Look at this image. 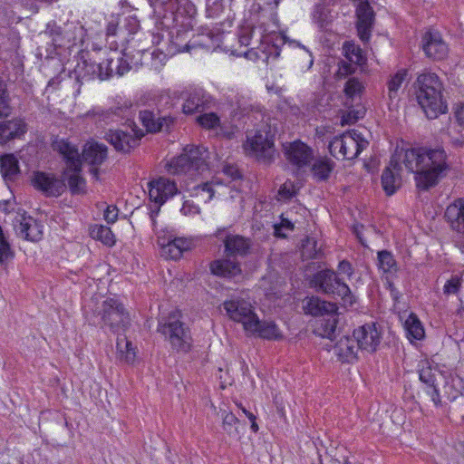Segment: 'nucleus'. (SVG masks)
Listing matches in <instances>:
<instances>
[{
    "instance_id": "obj_1",
    "label": "nucleus",
    "mask_w": 464,
    "mask_h": 464,
    "mask_svg": "<svg viewBox=\"0 0 464 464\" xmlns=\"http://www.w3.org/2000/svg\"><path fill=\"white\" fill-rule=\"evenodd\" d=\"M402 162L413 174L418 193L429 192L436 188L451 170L450 155L442 142L415 143L404 149Z\"/></svg>"
},
{
    "instance_id": "obj_2",
    "label": "nucleus",
    "mask_w": 464,
    "mask_h": 464,
    "mask_svg": "<svg viewBox=\"0 0 464 464\" xmlns=\"http://www.w3.org/2000/svg\"><path fill=\"white\" fill-rule=\"evenodd\" d=\"M83 315L88 324L117 334L116 349L123 356L124 343L129 341L124 334L131 324L125 304L117 297H107L102 303L86 305Z\"/></svg>"
},
{
    "instance_id": "obj_3",
    "label": "nucleus",
    "mask_w": 464,
    "mask_h": 464,
    "mask_svg": "<svg viewBox=\"0 0 464 464\" xmlns=\"http://www.w3.org/2000/svg\"><path fill=\"white\" fill-rule=\"evenodd\" d=\"M135 111L136 106L130 101H122L101 114V120L105 122L116 121L118 119L125 120V129H109L104 135V140L119 153L130 154L140 146L145 135L133 120Z\"/></svg>"
},
{
    "instance_id": "obj_4",
    "label": "nucleus",
    "mask_w": 464,
    "mask_h": 464,
    "mask_svg": "<svg viewBox=\"0 0 464 464\" xmlns=\"http://www.w3.org/2000/svg\"><path fill=\"white\" fill-rule=\"evenodd\" d=\"M413 87L417 102L428 119H436L448 111L447 102L442 96L443 83L435 72L419 74Z\"/></svg>"
},
{
    "instance_id": "obj_5",
    "label": "nucleus",
    "mask_w": 464,
    "mask_h": 464,
    "mask_svg": "<svg viewBox=\"0 0 464 464\" xmlns=\"http://www.w3.org/2000/svg\"><path fill=\"white\" fill-rule=\"evenodd\" d=\"M180 310L174 309L158 319L157 332L170 345L172 352L187 354L193 347V338L188 324L182 321Z\"/></svg>"
},
{
    "instance_id": "obj_6",
    "label": "nucleus",
    "mask_w": 464,
    "mask_h": 464,
    "mask_svg": "<svg viewBox=\"0 0 464 464\" xmlns=\"http://www.w3.org/2000/svg\"><path fill=\"white\" fill-rule=\"evenodd\" d=\"M305 281L317 293L334 298L340 297L345 307H353L356 303V297L349 285L332 268H321L312 275L306 274Z\"/></svg>"
},
{
    "instance_id": "obj_7",
    "label": "nucleus",
    "mask_w": 464,
    "mask_h": 464,
    "mask_svg": "<svg viewBox=\"0 0 464 464\" xmlns=\"http://www.w3.org/2000/svg\"><path fill=\"white\" fill-rule=\"evenodd\" d=\"M243 147L246 156L265 166L276 160L275 135L270 130H256L252 137H246Z\"/></svg>"
},
{
    "instance_id": "obj_8",
    "label": "nucleus",
    "mask_w": 464,
    "mask_h": 464,
    "mask_svg": "<svg viewBox=\"0 0 464 464\" xmlns=\"http://www.w3.org/2000/svg\"><path fill=\"white\" fill-rule=\"evenodd\" d=\"M184 101L182 112L186 115H193L210 107L211 96L200 87H188L183 90L173 91L170 95L160 97V102L165 101L168 104L170 101Z\"/></svg>"
},
{
    "instance_id": "obj_9",
    "label": "nucleus",
    "mask_w": 464,
    "mask_h": 464,
    "mask_svg": "<svg viewBox=\"0 0 464 464\" xmlns=\"http://www.w3.org/2000/svg\"><path fill=\"white\" fill-rule=\"evenodd\" d=\"M31 182L33 187L46 198H59L67 188L65 179L58 177L53 172L34 171Z\"/></svg>"
},
{
    "instance_id": "obj_10",
    "label": "nucleus",
    "mask_w": 464,
    "mask_h": 464,
    "mask_svg": "<svg viewBox=\"0 0 464 464\" xmlns=\"http://www.w3.org/2000/svg\"><path fill=\"white\" fill-rule=\"evenodd\" d=\"M420 49L425 56L433 62H441L448 58L450 48L441 33L430 27L421 35Z\"/></svg>"
},
{
    "instance_id": "obj_11",
    "label": "nucleus",
    "mask_w": 464,
    "mask_h": 464,
    "mask_svg": "<svg viewBox=\"0 0 464 464\" xmlns=\"http://www.w3.org/2000/svg\"><path fill=\"white\" fill-rule=\"evenodd\" d=\"M443 218L454 232L455 246L464 254V198H457L450 203L447 207Z\"/></svg>"
},
{
    "instance_id": "obj_12",
    "label": "nucleus",
    "mask_w": 464,
    "mask_h": 464,
    "mask_svg": "<svg viewBox=\"0 0 464 464\" xmlns=\"http://www.w3.org/2000/svg\"><path fill=\"white\" fill-rule=\"evenodd\" d=\"M14 227L16 235L24 240L39 242L44 237L42 222L28 215L23 208H18L17 216L14 219Z\"/></svg>"
},
{
    "instance_id": "obj_13",
    "label": "nucleus",
    "mask_w": 464,
    "mask_h": 464,
    "mask_svg": "<svg viewBox=\"0 0 464 464\" xmlns=\"http://www.w3.org/2000/svg\"><path fill=\"white\" fill-rule=\"evenodd\" d=\"M353 337L362 351L374 353L382 338V328L377 322L366 323L353 329Z\"/></svg>"
},
{
    "instance_id": "obj_14",
    "label": "nucleus",
    "mask_w": 464,
    "mask_h": 464,
    "mask_svg": "<svg viewBox=\"0 0 464 464\" xmlns=\"http://www.w3.org/2000/svg\"><path fill=\"white\" fill-rule=\"evenodd\" d=\"M51 148L57 152L66 164L62 171V175H67L69 171H82V157L75 145L67 139L55 137L51 142Z\"/></svg>"
},
{
    "instance_id": "obj_15",
    "label": "nucleus",
    "mask_w": 464,
    "mask_h": 464,
    "mask_svg": "<svg viewBox=\"0 0 464 464\" xmlns=\"http://www.w3.org/2000/svg\"><path fill=\"white\" fill-rule=\"evenodd\" d=\"M139 119L147 132L158 133L169 130L175 122V117L163 113L159 105L151 109H144L139 111Z\"/></svg>"
},
{
    "instance_id": "obj_16",
    "label": "nucleus",
    "mask_w": 464,
    "mask_h": 464,
    "mask_svg": "<svg viewBox=\"0 0 464 464\" xmlns=\"http://www.w3.org/2000/svg\"><path fill=\"white\" fill-rule=\"evenodd\" d=\"M208 268L212 276L228 282H237L243 277L242 263L226 256L212 260Z\"/></svg>"
},
{
    "instance_id": "obj_17",
    "label": "nucleus",
    "mask_w": 464,
    "mask_h": 464,
    "mask_svg": "<svg viewBox=\"0 0 464 464\" xmlns=\"http://www.w3.org/2000/svg\"><path fill=\"white\" fill-rule=\"evenodd\" d=\"M215 236L221 239L224 245V256L238 259L246 257L250 251L249 239L227 232L226 228H218Z\"/></svg>"
},
{
    "instance_id": "obj_18",
    "label": "nucleus",
    "mask_w": 464,
    "mask_h": 464,
    "mask_svg": "<svg viewBox=\"0 0 464 464\" xmlns=\"http://www.w3.org/2000/svg\"><path fill=\"white\" fill-rule=\"evenodd\" d=\"M355 29L363 44L370 42L375 22V12L369 1L359 3L355 10Z\"/></svg>"
},
{
    "instance_id": "obj_19",
    "label": "nucleus",
    "mask_w": 464,
    "mask_h": 464,
    "mask_svg": "<svg viewBox=\"0 0 464 464\" xmlns=\"http://www.w3.org/2000/svg\"><path fill=\"white\" fill-rule=\"evenodd\" d=\"M77 64L74 69L70 72V77L74 75L75 81L78 84L77 93H80L81 86L84 81H91L99 79L100 64L92 61L90 53L88 51H81L77 54Z\"/></svg>"
},
{
    "instance_id": "obj_20",
    "label": "nucleus",
    "mask_w": 464,
    "mask_h": 464,
    "mask_svg": "<svg viewBox=\"0 0 464 464\" xmlns=\"http://www.w3.org/2000/svg\"><path fill=\"white\" fill-rule=\"evenodd\" d=\"M150 201L164 205L168 199L180 193L175 180L166 177H160L148 183Z\"/></svg>"
},
{
    "instance_id": "obj_21",
    "label": "nucleus",
    "mask_w": 464,
    "mask_h": 464,
    "mask_svg": "<svg viewBox=\"0 0 464 464\" xmlns=\"http://www.w3.org/2000/svg\"><path fill=\"white\" fill-rule=\"evenodd\" d=\"M246 332L267 341L284 339V334L275 321L260 320L257 315L246 324Z\"/></svg>"
},
{
    "instance_id": "obj_22",
    "label": "nucleus",
    "mask_w": 464,
    "mask_h": 464,
    "mask_svg": "<svg viewBox=\"0 0 464 464\" xmlns=\"http://www.w3.org/2000/svg\"><path fill=\"white\" fill-rule=\"evenodd\" d=\"M223 307L227 316L234 322L241 323L245 330L246 324L257 315L250 302L241 297L225 301Z\"/></svg>"
},
{
    "instance_id": "obj_23",
    "label": "nucleus",
    "mask_w": 464,
    "mask_h": 464,
    "mask_svg": "<svg viewBox=\"0 0 464 464\" xmlns=\"http://www.w3.org/2000/svg\"><path fill=\"white\" fill-rule=\"evenodd\" d=\"M286 160L298 169L311 165L314 160V150L306 143L296 140L284 148Z\"/></svg>"
},
{
    "instance_id": "obj_24",
    "label": "nucleus",
    "mask_w": 464,
    "mask_h": 464,
    "mask_svg": "<svg viewBox=\"0 0 464 464\" xmlns=\"http://www.w3.org/2000/svg\"><path fill=\"white\" fill-rule=\"evenodd\" d=\"M286 42V36L284 34L277 35L275 39L268 38L266 42L261 43L260 53L255 48L245 52V56L249 60H263L266 61L269 57L276 59L280 55L281 46Z\"/></svg>"
},
{
    "instance_id": "obj_25",
    "label": "nucleus",
    "mask_w": 464,
    "mask_h": 464,
    "mask_svg": "<svg viewBox=\"0 0 464 464\" xmlns=\"http://www.w3.org/2000/svg\"><path fill=\"white\" fill-rule=\"evenodd\" d=\"M166 7L173 10L179 26L193 28L197 9L190 0H168Z\"/></svg>"
},
{
    "instance_id": "obj_26",
    "label": "nucleus",
    "mask_w": 464,
    "mask_h": 464,
    "mask_svg": "<svg viewBox=\"0 0 464 464\" xmlns=\"http://www.w3.org/2000/svg\"><path fill=\"white\" fill-rule=\"evenodd\" d=\"M223 39V31L220 28H209L200 26L197 34L192 35V49L200 47L205 49H215L218 47Z\"/></svg>"
},
{
    "instance_id": "obj_27",
    "label": "nucleus",
    "mask_w": 464,
    "mask_h": 464,
    "mask_svg": "<svg viewBox=\"0 0 464 464\" xmlns=\"http://www.w3.org/2000/svg\"><path fill=\"white\" fill-rule=\"evenodd\" d=\"M192 29L193 28H183L179 26L176 27L174 31H169L167 34L169 44L166 49L169 54L189 52L192 49V44H190L192 37L187 41L188 33L192 31Z\"/></svg>"
},
{
    "instance_id": "obj_28",
    "label": "nucleus",
    "mask_w": 464,
    "mask_h": 464,
    "mask_svg": "<svg viewBox=\"0 0 464 464\" xmlns=\"http://www.w3.org/2000/svg\"><path fill=\"white\" fill-rule=\"evenodd\" d=\"M334 353L343 363H354L358 361V343L354 337L343 335L335 343Z\"/></svg>"
},
{
    "instance_id": "obj_29",
    "label": "nucleus",
    "mask_w": 464,
    "mask_h": 464,
    "mask_svg": "<svg viewBox=\"0 0 464 464\" xmlns=\"http://www.w3.org/2000/svg\"><path fill=\"white\" fill-rule=\"evenodd\" d=\"M335 303L323 300L317 295L307 296L303 300V310L305 314L314 317H323L331 313L338 311Z\"/></svg>"
},
{
    "instance_id": "obj_30",
    "label": "nucleus",
    "mask_w": 464,
    "mask_h": 464,
    "mask_svg": "<svg viewBox=\"0 0 464 464\" xmlns=\"http://www.w3.org/2000/svg\"><path fill=\"white\" fill-rule=\"evenodd\" d=\"M27 131V124L22 119L0 121V144L20 139Z\"/></svg>"
},
{
    "instance_id": "obj_31",
    "label": "nucleus",
    "mask_w": 464,
    "mask_h": 464,
    "mask_svg": "<svg viewBox=\"0 0 464 464\" xmlns=\"http://www.w3.org/2000/svg\"><path fill=\"white\" fill-rule=\"evenodd\" d=\"M107 158L108 147L97 141L87 143L82 154V161L91 166H101Z\"/></svg>"
},
{
    "instance_id": "obj_32",
    "label": "nucleus",
    "mask_w": 464,
    "mask_h": 464,
    "mask_svg": "<svg viewBox=\"0 0 464 464\" xmlns=\"http://www.w3.org/2000/svg\"><path fill=\"white\" fill-rule=\"evenodd\" d=\"M401 166L399 163L393 165V169L386 167L381 176V183L386 196H392L401 188Z\"/></svg>"
},
{
    "instance_id": "obj_33",
    "label": "nucleus",
    "mask_w": 464,
    "mask_h": 464,
    "mask_svg": "<svg viewBox=\"0 0 464 464\" xmlns=\"http://www.w3.org/2000/svg\"><path fill=\"white\" fill-rule=\"evenodd\" d=\"M353 145H355V142L352 139L350 130H347L340 136H335L330 141L328 150L331 155L336 159L341 155L343 159L351 160L349 155H352V146Z\"/></svg>"
},
{
    "instance_id": "obj_34",
    "label": "nucleus",
    "mask_w": 464,
    "mask_h": 464,
    "mask_svg": "<svg viewBox=\"0 0 464 464\" xmlns=\"http://www.w3.org/2000/svg\"><path fill=\"white\" fill-rule=\"evenodd\" d=\"M336 164L327 156L314 158L311 165V173L316 182L327 181L333 173Z\"/></svg>"
},
{
    "instance_id": "obj_35",
    "label": "nucleus",
    "mask_w": 464,
    "mask_h": 464,
    "mask_svg": "<svg viewBox=\"0 0 464 464\" xmlns=\"http://www.w3.org/2000/svg\"><path fill=\"white\" fill-rule=\"evenodd\" d=\"M338 317V311L323 316L316 322L314 334L317 336L334 341L336 338V328L339 321Z\"/></svg>"
},
{
    "instance_id": "obj_36",
    "label": "nucleus",
    "mask_w": 464,
    "mask_h": 464,
    "mask_svg": "<svg viewBox=\"0 0 464 464\" xmlns=\"http://www.w3.org/2000/svg\"><path fill=\"white\" fill-rule=\"evenodd\" d=\"M0 173L5 182H14L20 175L19 160L14 154L4 153L0 156Z\"/></svg>"
},
{
    "instance_id": "obj_37",
    "label": "nucleus",
    "mask_w": 464,
    "mask_h": 464,
    "mask_svg": "<svg viewBox=\"0 0 464 464\" xmlns=\"http://www.w3.org/2000/svg\"><path fill=\"white\" fill-rule=\"evenodd\" d=\"M403 328L410 343L421 341L425 338L424 326L418 315L411 312L403 323Z\"/></svg>"
},
{
    "instance_id": "obj_38",
    "label": "nucleus",
    "mask_w": 464,
    "mask_h": 464,
    "mask_svg": "<svg viewBox=\"0 0 464 464\" xmlns=\"http://www.w3.org/2000/svg\"><path fill=\"white\" fill-rule=\"evenodd\" d=\"M184 150L195 171L204 170L208 167V151L204 146L188 145Z\"/></svg>"
},
{
    "instance_id": "obj_39",
    "label": "nucleus",
    "mask_w": 464,
    "mask_h": 464,
    "mask_svg": "<svg viewBox=\"0 0 464 464\" xmlns=\"http://www.w3.org/2000/svg\"><path fill=\"white\" fill-rule=\"evenodd\" d=\"M155 16L157 17L155 27L165 30L167 34L169 31H174L176 27H179L178 18H176L173 10L169 8L159 10L158 13L155 14Z\"/></svg>"
},
{
    "instance_id": "obj_40",
    "label": "nucleus",
    "mask_w": 464,
    "mask_h": 464,
    "mask_svg": "<svg viewBox=\"0 0 464 464\" xmlns=\"http://www.w3.org/2000/svg\"><path fill=\"white\" fill-rule=\"evenodd\" d=\"M419 380L425 384L424 391L431 389L438 385L435 373L432 372V366L428 359L420 360L417 365Z\"/></svg>"
},
{
    "instance_id": "obj_41",
    "label": "nucleus",
    "mask_w": 464,
    "mask_h": 464,
    "mask_svg": "<svg viewBox=\"0 0 464 464\" xmlns=\"http://www.w3.org/2000/svg\"><path fill=\"white\" fill-rule=\"evenodd\" d=\"M191 243L184 237H175L163 246V251L174 260L181 257L184 251L190 249Z\"/></svg>"
},
{
    "instance_id": "obj_42",
    "label": "nucleus",
    "mask_w": 464,
    "mask_h": 464,
    "mask_svg": "<svg viewBox=\"0 0 464 464\" xmlns=\"http://www.w3.org/2000/svg\"><path fill=\"white\" fill-rule=\"evenodd\" d=\"M81 173L82 171H69L67 175H63V178L67 179L69 190L72 196L87 193V182Z\"/></svg>"
},
{
    "instance_id": "obj_43",
    "label": "nucleus",
    "mask_w": 464,
    "mask_h": 464,
    "mask_svg": "<svg viewBox=\"0 0 464 464\" xmlns=\"http://www.w3.org/2000/svg\"><path fill=\"white\" fill-rule=\"evenodd\" d=\"M344 56L347 60L354 63L356 65L363 66L367 63V58L360 45L353 41H346L343 45Z\"/></svg>"
},
{
    "instance_id": "obj_44",
    "label": "nucleus",
    "mask_w": 464,
    "mask_h": 464,
    "mask_svg": "<svg viewBox=\"0 0 464 464\" xmlns=\"http://www.w3.org/2000/svg\"><path fill=\"white\" fill-rule=\"evenodd\" d=\"M90 236L92 238L101 241L107 246H112L115 244L114 235L111 229L107 226H92L90 229Z\"/></svg>"
},
{
    "instance_id": "obj_45",
    "label": "nucleus",
    "mask_w": 464,
    "mask_h": 464,
    "mask_svg": "<svg viewBox=\"0 0 464 464\" xmlns=\"http://www.w3.org/2000/svg\"><path fill=\"white\" fill-rule=\"evenodd\" d=\"M169 171L176 174L179 172H194L195 169H192V165L189 161V157L186 153L185 150H183V153H181L179 157L173 159L169 164Z\"/></svg>"
},
{
    "instance_id": "obj_46",
    "label": "nucleus",
    "mask_w": 464,
    "mask_h": 464,
    "mask_svg": "<svg viewBox=\"0 0 464 464\" xmlns=\"http://www.w3.org/2000/svg\"><path fill=\"white\" fill-rule=\"evenodd\" d=\"M408 75L407 69H401L397 71L388 81V95L390 100L396 98L399 89L401 88L402 82L405 81Z\"/></svg>"
},
{
    "instance_id": "obj_47",
    "label": "nucleus",
    "mask_w": 464,
    "mask_h": 464,
    "mask_svg": "<svg viewBox=\"0 0 464 464\" xmlns=\"http://www.w3.org/2000/svg\"><path fill=\"white\" fill-rule=\"evenodd\" d=\"M312 16L313 20L321 31L326 32L329 30L331 20L329 19L327 11L323 4L314 5Z\"/></svg>"
},
{
    "instance_id": "obj_48",
    "label": "nucleus",
    "mask_w": 464,
    "mask_h": 464,
    "mask_svg": "<svg viewBox=\"0 0 464 464\" xmlns=\"http://www.w3.org/2000/svg\"><path fill=\"white\" fill-rule=\"evenodd\" d=\"M48 34L52 40V45L56 48H61L63 45V29L58 25L56 22L52 21L46 24L44 32Z\"/></svg>"
},
{
    "instance_id": "obj_49",
    "label": "nucleus",
    "mask_w": 464,
    "mask_h": 464,
    "mask_svg": "<svg viewBox=\"0 0 464 464\" xmlns=\"http://www.w3.org/2000/svg\"><path fill=\"white\" fill-rule=\"evenodd\" d=\"M378 262L379 267L382 268L385 273L397 271V262L389 250H381L378 252Z\"/></svg>"
},
{
    "instance_id": "obj_50",
    "label": "nucleus",
    "mask_w": 464,
    "mask_h": 464,
    "mask_svg": "<svg viewBox=\"0 0 464 464\" xmlns=\"http://www.w3.org/2000/svg\"><path fill=\"white\" fill-rule=\"evenodd\" d=\"M10 112V96L7 84L2 77H0V118L8 116Z\"/></svg>"
},
{
    "instance_id": "obj_51",
    "label": "nucleus",
    "mask_w": 464,
    "mask_h": 464,
    "mask_svg": "<svg viewBox=\"0 0 464 464\" xmlns=\"http://www.w3.org/2000/svg\"><path fill=\"white\" fill-rule=\"evenodd\" d=\"M363 83L356 77H351L344 84L343 92L347 98L353 99L364 91Z\"/></svg>"
},
{
    "instance_id": "obj_52",
    "label": "nucleus",
    "mask_w": 464,
    "mask_h": 464,
    "mask_svg": "<svg viewBox=\"0 0 464 464\" xmlns=\"http://www.w3.org/2000/svg\"><path fill=\"white\" fill-rule=\"evenodd\" d=\"M197 123L204 129L212 130L219 126L220 119L216 112L201 113L197 117Z\"/></svg>"
},
{
    "instance_id": "obj_53",
    "label": "nucleus",
    "mask_w": 464,
    "mask_h": 464,
    "mask_svg": "<svg viewBox=\"0 0 464 464\" xmlns=\"http://www.w3.org/2000/svg\"><path fill=\"white\" fill-rule=\"evenodd\" d=\"M350 133L352 139L355 142V145L352 146V155H349V158L353 160L357 158L364 149H366L369 142L362 138V133L355 130H350Z\"/></svg>"
},
{
    "instance_id": "obj_54",
    "label": "nucleus",
    "mask_w": 464,
    "mask_h": 464,
    "mask_svg": "<svg viewBox=\"0 0 464 464\" xmlns=\"http://www.w3.org/2000/svg\"><path fill=\"white\" fill-rule=\"evenodd\" d=\"M321 256V250L317 249L316 240L306 239V243L303 244L302 258L303 260L316 259Z\"/></svg>"
},
{
    "instance_id": "obj_55",
    "label": "nucleus",
    "mask_w": 464,
    "mask_h": 464,
    "mask_svg": "<svg viewBox=\"0 0 464 464\" xmlns=\"http://www.w3.org/2000/svg\"><path fill=\"white\" fill-rule=\"evenodd\" d=\"M221 172L229 179V182L242 180L244 174L237 164L226 162L222 166Z\"/></svg>"
},
{
    "instance_id": "obj_56",
    "label": "nucleus",
    "mask_w": 464,
    "mask_h": 464,
    "mask_svg": "<svg viewBox=\"0 0 464 464\" xmlns=\"http://www.w3.org/2000/svg\"><path fill=\"white\" fill-rule=\"evenodd\" d=\"M226 7V0H206V13L208 17L218 16Z\"/></svg>"
},
{
    "instance_id": "obj_57",
    "label": "nucleus",
    "mask_w": 464,
    "mask_h": 464,
    "mask_svg": "<svg viewBox=\"0 0 464 464\" xmlns=\"http://www.w3.org/2000/svg\"><path fill=\"white\" fill-rule=\"evenodd\" d=\"M117 54L115 59V74L118 76H122L126 72H128L131 66L130 65L129 60L130 59L129 55L126 53Z\"/></svg>"
},
{
    "instance_id": "obj_58",
    "label": "nucleus",
    "mask_w": 464,
    "mask_h": 464,
    "mask_svg": "<svg viewBox=\"0 0 464 464\" xmlns=\"http://www.w3.org/2000/svg\"><path fill=\"white\" fill-rule=\"evenodd\" d=\"M461 282L462 278L460 276H451V277L445 283L443 286V293L447 295L458 294L461 287Z\"/></svg>"
},
{
    "instance_id": "obj_59",
    "label": "nucleus",
    "mask_w": 464,
    "mask_h": 464,
    "mask_svg": "<svg viewBox=\"0 0 464 464\" xmlns=\"http://www.w3.org/2000/svg\"><path fill=\"white\" fill-rule=\"evenodd\" d=\"M105 71H102V64H100L99 80L105 81L111 79L115 74V59L114 57H108L105 59Z\"/></svg>"
},
{
    "instance_id": "obj_60",
    "label": "nucleus",
    "mask_w": 464,
    "mask_h": 464,
    "mask_svg": "<svg viewBox=\"0 0 464 464\" xmlns=\"http://www.w3.org/2000/svg\"><path fill=\"white\" fill-rule=\"evenodd\" d=\"M255 28L252 25L240 26L237 32L238 43L242 46H248L250 44Z\"/></svg>"
},
{
    "instance_id": "obj_61",
    "label": "nucleus",
    "mask_w": 464,
    "mask_h": 464,
    "mask_svg": "<svg viewBox=\"0 0 464 464\" xmlns=\"http://www.w3.org/2000/svg\"><path fill=\"white\" fill-rule=\"evenodd\" d=\"M137 348L132 345L130 341H126L124 343V353L121 355V360H123L128 364H133L136 359Z\"/></svg>"
},
{
    "instance_id": "obj_62",
    "label": "nucleus",
    "mask_w": 464,
    "mask_h": 464,
    "mask_svg": "<svg viewBox=\"0 0 464 464\" xmlns=\"http://www.w3.org/2000/svg\"><path fill=\"white\" fill-rule=\"evenodd\" d=\"M358 65H356L354 63L344 60H341L338 63V74L341 77H347L349 75H352L355 72L356 68Z\"/></svg>"
},
{
    "instance_id": "obj_63",
    "label": "nucleus",
    "mask_w": 464,
    "mask_h": 464,
    "mask_svg": "<svg viewBox=\"0 0 464 464\" xmlns=\"http://www.w3.org/2000/svg\"><path fill=\"white\" fill-rule=\"evenodd\" d=\"M335 272L338 276L345 275L348 279H351L354 274V267L350 261L347 259H343L338 263L337 271Z\"/></svg>"
},
{
    "instance_id": "obj_64",
    "label": "nucleus",
    "mask_w": 464,
    "mask_h": 464,
    "mask_svg": "<svg viewBox=\"0 0 464 464\" xmlns=\"http://www.w3.org/2000/svg\"><path fill=\"white\" fill-rule=\"evenodd\" d=\"M140 27V20L137 18L136 15H128L124 20V28L130 33V34H136Z\"/></svg>"
}]
</instances>
